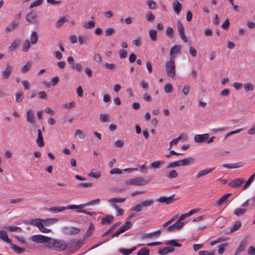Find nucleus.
Returning <instances> with one entry per match:
<instances>
[{
    "instance_id": "obj_1",
    "label": "nucleus",
    "mask_w": 255,
    "mask_h": 255,
    "mask_svg": "<svg viewBox=\"0 0 255 255\" xmlns=\"http://www.w3.org/2000/svg\"><path fill=\"white\" fill-rule=\"evenodd\" d=\"M68 245V244L64 241L54 240L50 238L47 246L49 248L54 249L57 251H62L66 250Z\"/></svg>"
},
{
    "instance_id": "obj_2",
    "label": "nucleus",
    "mask_w": 255,
    "mask_h": 255,
    "mask_svg": "<svg viewBox=\"0 0 255 255\" xmlns=\"http://www.w3.org/2000/svg\"><path fill=\"white\" fill-rule=\"evenodd\" d=\"M149 183V181L144 179L143 177H138L133 179H130L125 182L126 186L135 185V186H143Z\"/></svg>"
},
{
    "instance_id": "obj_3",
    "label": "nucleus",
    "mask_w": 255,
    "mask_h": 255,
    "mask_svg": "<svg viewBox=\"0 0 255 255\" xmlns=\"http://www.w3.org/2000/svg\"><path fill=\"white\" fill-rule=\"evenodd\" d=\"M165 69L168 76L173 78L175 75V65L173 59L166 62L165 64Z\"/></svg>"
},
{
    "instance_id": "obj_4",
    "label": "nucleus",
    "mask_w": 255,
    "mask_h": 255,
    "mask_svg": "<svg viewBox=\"0 0 255 255\" xmlns=\"http://www.w3.org/2000/svg\"><path fill=\"white\" fill-rule=\"evenodd\" d=\"M58 221L57 218H49L46 219H32L30 221L34 223H42L44 226H48L50 225L55 223Z\"/></svg>"
},
{
    "instance_id": "obj_5",
    "label": "nucleus",
    "mask_w": 255,
    "mask_h": 255,
    "mask_svg": "<svg viewBox=\"0 0 255 255\" xmlns=\"http://www.w3.org/2000/svg\"><path fill=\"white\" fill-rule=\"evenodd\" d=\"M250 238L249 237L244 238L240 243V245L236 250L234 255H239L244 251L248 244Z\"/></svg>"
},
{
    "instance_id": "obj_6",
    "label": "nucleus",
    "mask_w": 255,
    "mask_h": 255,
    "mask_svg": "<svg viewBox=\"0 0 255 255\" xmlns=\"http://www.w3.org/2000/svg\"><path fill=\"white\" fill-rule=\"evenodd\" d=\"M31 240L35 243H45L48 244L50 240V238L42 235H36L31 237Z\"/></svg>"
},
{
    "instance_id": "obj_7",
    "label": "nucleus",
    "mask_w": 255,
    "mask_h": 255,
    "mask_svg": "<svg viewBox=\"0 0 255 255\" xmlns=\"http://www.w3.org/2000/svg\"><path fill=\"white\" fill-rule=\"evenodd\" d=\"M209 134L204 133L202 134H196L194 136V140L196 143H201L203 142H207V140L208 139Z\"/></svg>"
},
{
    "instance_id": "obj_8",
    "label": "nucleus",
    "mask_w": 255,
    "mask_h": 255,
    "mask_svg": "<svg viewBox=\"0 0 255 255\" xmlns=\"http://www.w3.org/2000/svg\"><path fill=\"white\" fill-rule=\"evenodd\" d=\"M184 224V222H179V221L177 220L175 223L168 226L167 228V230L169 232H174L181 228Z\"/></svg>"
},
{
    "instance_id": "obj_9",
    "label": "nucleus",
    "mask_w": 255,
    "mask_h": 255,
    "mask_svg": "<svg viewBox=\"0 0 255 255\" xmlns=\"http://www.w3.org/2000/svg\"><path fill=\"white\" fill-rule=\"evenodd\" d=\"M175 200L174 198V195L167 197L164 196L160 197L159 198L157 199L156 201L161 203H165L166 204H169L173 203Z\"/></svg>"
},
{
    "instance_id": "obj_10",
    "label": "nucleus",
    "mask_w": 255,
    "mask_h": 255,
    "mask_svg": "<svg viewBox=\"0 0 255 255\" xmlns=\"http://www.w3.org/2000/svg\"><path fill=\"white\" fill-rule=\"evenodd\" d=\"M12 69L11 66L9 64H7L5 69L2 71L1 78L3 80L8 79L12 72Z\"/></svg>"
},
{
    "instance_id": "obj_11",
    "label": "nucleus",
    "mask_w": 255,
    "mask_h": 255,
    "mask_svg": "<svg viewBox=\"0 0 255 255\" xmlns=\"http://www.w3.org/2000/svg\"><path fill=\"white\" fill-rule=\"evenodd\" d=\"M245 182V181L242 178H236L230 181L229 185L233 188H238L240 187Z\"/></svg>"
},
{
    "instance_id": "obj_12",
    "label": "nucleus",
    "mask_w": 255,
    "mask_h": 255,
    "mask_svg": "<svg viewBox=\"0 0 255 255\" xmlns=\"http://www.w3.org/2000/svg\"><path fill=\"white\" fill-rule=\"evenodd\" d=\"M26 20L30 23H35L37 19V15L36 13L30 12L26 15Z\"/></svg>"
},
{
    "instance_id": "obj_13",
    "label": "nucleus",
    "mask_w": 255,
    "mask_h": 255,
    "mask_svg": "<svg viewBox=\"0 0 255 255\" xmlns=\"http://www.w3.org/2000/svg\"><path fill=\"white\" fill-rule=\"evenodd\" d=\"M215 167H214L211 168H205L204 169L200 170L196 174V178H200L203 176L207 175V174L211 173L214 170H215Z\"/></svg>"
},
{
    "instance_id": "obj_14",
    "label": "nucleus",
    "mask_w": 255,
    "mask_h": 255,
    "mask_svg": "<svg viewBox=\"0 0 255 255\" xmlns=\"http://www.w3.org/2000/svg\"><path fill=\"white\" fill-rule=\"evenodd\" d=\"M30 224L31 225L36 226L38 229L42 233H47L51 232V229H47L44 227V226L42 225V223H37L32 222L31 221L30 222Z\"/></svg>"
},
{
    "instance_id": "obj_15",
    "label": "nucleus",
    "mask_w": 255,
    "mask_h": 255,
    "mask_svg": "<svg viewBox=\"0 0 255 255\" xmlns=\"http://www.w3.org/2000/svg\"><path fill=\"white\" fill-rule=\"evenodd\" d=\"M26 120L31 124H34L35 122L34 114L32 110H29L26 112Z\"/></svg>"
},
{
    "instance_id": "obj_16",
    "label": "nucleus",
    "mask_w": 255,
    "mask_h": 255,
    "mask_svg": "<svg viewBox=\"0 0 255 255\" xmlns=\"http://www.w3.org/2000/svg\"><path fill=\"white\" fill-rule=\"evenodd\" d=\"M37 138L36 139V143L39 147H42L44 145V142L43 138V135L40 129H38Z\"/></svg>"
},
{
    "instance_id": "obj_17",
    "label": "nucleus",
    "mask_w": 255,
    "mask_h": 255,
    "mask_svg": "<svg viewBox=\"0 0 255 255\" xmlns=\"http://www.w3.org/2000/svg\"><path fill=\"white\" fill-rule=\"evenodd\" d=\"M0 239L8 244L11 243V240L8 238L7 232L5 231L0 230Z\"/></svg>"
},
{
    "instance_id": "obj_18",
    "label": "nucleus",
    "mask_w": 255,
    "mask_h": 255,
    "mask_svg": "<svg viewBox=\"0 0 255 255\" xmlns=\"http://www.w3.org/2000/svg\"><path fill=\"white\" fill-rule=\"evenodd\" d=\"M66 210V207L58 206L49 208L48 210L53 213H57Z\"/></svg>"
},
{
    "instance_id": "obj_19",
    "label": "nucleus",
    "mask_w": 255,
    "mask_h": 255,
    "mask_svg": "<svg viewBox=\"0 0 255 255\" xmlns=\"http://www.w3.org/2000/svg\"><path fill=\"white\" fill-rule=\"evenodd\" d=\"M232 195V193H227L223 196L220 199H219L216 205L220 206L223 204L225 202L227 201L228 198Z\"/></svg>"
},
{
    "instance_id": "obj_20",
    "label": "nucleus",
    "mask_w": 255,
    "mask_h": 255,
    "mask_svg": "<svg viewBox=\"0 0 255 255\" xmlns=\"http://www.w3.org/2000/svg\"><path fill=\"white\" fill-rule=\"evenodd\" d=\"M114 219V216L112 215H107L102 219L101 224L104 225L110 224L113 221Z\"/></svg>"
},
{
    "instance_id": "obj_21",
    "label": "nucleus",
    "mask_w": 255,
    "mask_h": 255,
    "mask_svg": "<svg viewBox=\"0 0 255 255\" xmlns=\"http://www.w3.org/2000/svg\"><path fill=\"white\" fill-rule=\"evenodd\" d=\"M175 250L174 248L172 247H167L158 251V253L160 255H166L169 253H172Z\"/></svg>"
},
{
    "instance_id": "obj_22",
    "label": "nucleus",
    "mask_w": 255,
    "mask_h": 255,
    "mask_svg": "<svg viewBox=\"0 0 255 255\" xmlns=\"http://www.w3.org/2000/svg\"><path fill=\"white\" fill-rule=\"evenodd\" d=\"M10 248L17 254H21L25 251V249L23 248L19 247L12 243L10 244Z\"/></svg>"
},
{
    "instance_id": "obj_23",
    "label": "nucleus",
    "mask_w": 255,
    "mask_h": 255,
    "mask_svg": "<svg viewBox=\"0 0 255 255\" xmlns=\"http://www.w3.org/2000/svg\"><path fill=\"white\" fill-rule=\"evenodd\" d=\"M18 23L15 22L14 21H12L10 22L9 25L6 27L5 28V32L6 33H9L10 32H11L17 27L18 26Z\"/></svg>"
},
{
    "instance_id": "obj_24",
    "label": "nucleus",
    "mask_w": 255,
    "mask_h": 255,
    "mask_svg": "<svg viewBox=\"0 0 255 255\" xmlns=\"http://www.w3.org/2000/svg\"><path fill=\"white\" fill-rule=\"evenodd\" d=\"M135 247H134L130 249L121 248L119 250V252L124 255H129L131 254L134 250H135Z\"/></svg>"
},
{
    "instance_id": "obj_25",
    "label": "nucleus",
    "mask_w": 255,
    "mask_h": 255,
    "mask_svg": "<svg viewBox=\"0 0 255 255\" xmlns=\"http://www.w3.org/2000/svg\"><path fill=\"white\" fill-rule=\"evenodd\" d=\"M193 158L189 157L180 160L181 166H187L191 164L194 162Z\"/></svg>"
},
{
    "instance_id": "obj_26",
    "label": "nucleus",
    "mask_w": 255,
    "mask_h": 255,
    "mask_svg": "<svg viewBox=\"0 0 255 255\" xmlns=\"http://www.w3.org/2000/svg\"><path fill=\"white\" fill-rule=\"evenodd\" d=\"M173 9L174 12L176 14H179V12L181 11V3L177 0H175L173 2Z\"/></svg>"
},
{
    "instance_id": "obj_27",
    "label": "nucleus",
    "mask_w": 255,
    "mask_h": 255,
    "mask_svg": "<svg viewBox=\"0 0 255 255\" xmlns=\"http://www.w3.org/2000/svg\"><path fill=\"white\" fill-rule=\"evenodd\" d=\"M20 43V40H15L10 45L9 47V51H13L15 50Z\"/></svg>"
},
{
    "instance_id": "obj_28",
    "label": "nucleus",
    "mask_w": 255,
    "mask_h": 255,
    "mask_svg": "<svg viewBox=\"0 0 255 255\" xmlns=\"http://www.w3.org/2000/svg\"><path fill=\"white\" fill-rule=\"evenodd\" d=\"M242 226V223L241 222H235L232 227L230 228V233H233L237 231Z\"/></svg>"
},
{
    "instance_id": "obj_29",
    "label": "nucleus",
    "mask_w": 255,
    "mask_h": 255,
    "mask_svg": "<svg viewBox=\"0 0 255 255\" xmlns=\"http://www.w3.org/2000/svg\"><path fill=\"white\" fill-rule=\"evenodd\" d=\"M164 163V161L162 160H158L152 162L150 164V167L152 168H159L161 165H163Z\"/></svg>"
},
{
    "instance_id": "obj_30",
    "label": "nucleus",
    "mask_w": 255,
    "mask_h": 255,
    "mask_svg": "<svg viewBox=\"0 0 255 255\" xmlns=\"http://www.w3.org/2000/svg\"><path fill=\"white\" fill-rule=\"evenodd\" d=\"M68 20L66 18L65 16H62L59 18L56 22V26L57 28L61 27L64 23L67 22Z\"/></svg>"
},
{
    "instance_id": "obj_31",
    "label": "nucleus",
    "mask_w": 255,
    "mask_h": 255,
    "mask_svg": "<svg viewBox=\"0 0 255 255\" xmlns=\"http://www.w3.org/2000/svg\"><path fill=\"white\" fill-rule=\"evenodd\" d=\"M38 41V34L35 31H32L30 36V42L32 44H35Z\"/></svg>"
},
{
    "instance_id": "obj_32",
    "label": "nucleus",
    "mask_w": 255,
    "mask_h": 255,
    "mask_svg": "<svg viewBox=\"0 0 255 255\" xmlns=\"http://www.w3.org/2000/svg\"><path fill=\"white\" fill-rule=\"evenodd\" d=\"M125 201L126 198H125L116 197L110 199L108 200V202L112 204H114L115 203H122Z\"/></svg>"
},
{
    "instance_id": "obj_33",
    "label": "nucleus",
    "mask_w": 255,
    "mask_h": 255,
    "mask_svg": "<svg viewBox=\"0 0 255 255\" xmlns=\"http://www.w3.org/2000/svg\"><path fill=\"white\" fill-rule=\"evenodd\" d=\"M83 26L86 29H92L95 26V23L93 21L84 22L83 23Z\"/></svg>"
},
{
    "instance_id": "obj_34",
    "label": "nucleus",
    "mask_w": 255,
    "mask_h": 255,
    "mask_svg": "<svg viewBox=\"0 0 255 255\" xmlns=\"http://www.w3.org/2000/svg\"><path fill=\"white\" fill-rule=\"evenodd\" d=\"M112 206L117 210V216H122L124 213V211L123 209H121L119 208V207L115 204H112Z\"/></svg>"
},
{
    "instance_id": "obj_35",
    "label": "nucleus",
    "mask_w": 255,
    "mask_h": 255,
    "mask_svg": "<svg viewBox=\"0 0 255 255\" xmlns=\"http://www.w3.org/2000/svg\"><path fill=\"white\" fill-rule=\"evenodd\" d=\"M166 244L167 245H170V247H172L173 248L174 247H180L182 246L181 244L177 243L175 240H169L166 243Z\"/></svg>"
},
{
    "instance_id": "obj_36",
    "label": "nucleus",
    "mask_w": 255,
    "mask_h": 255,
    "mask_svg": "<svg viewBox=\"0 0 255 255\" xmlns=\"http://www.w3.org/2000/svg\"><path fill=\"white\" fill-rule=\"evenodd\" d=\"M86 207L85 204H82L79 205H69L66 207V209H82Z\"/></svg>"
},
{
    "instance_id": "obj_37",
    "label": "nucleus",
    "mask_w": 255,
    "mask_h": 255,
    "mask_svg": "<svg viewBox=\"0 0 255 255\" xmlns=\"http://www.w3.org/2000/svg\"><path fill=\"white\" fill-rule=\"evenodd\" d=\"M154 203V201L152 199L146 200L141 201L140 203L142 207H147L152 205Z\"/></svg>"
},
{
    "instance_id": "obj_38",
    "label": "nucleus",
    "mask_w": 255,
    "mask_h": 255,
    "mask_svg": "<svg viewBox=\"0 0 255 255\" xmlns=\"http://www.w3.org/2000/svg\"><path fill=\"white\" fill-rule=\"evenodd\" d=\"M94 169H92L91 172L88 174V176L98 179L101 176V172L100 171L94 172Z\"/></svg>"
},
{
    "instance_id": "obj_39",
    "label": "nucleus",
    "mask_w": 255,
    "mask_h": 255,
    "mask_svg": "<svg viewBox=\"0 0 255 255\" xmlns=\"http://www.w3.org/2000/svg\"><path fill=\"white\" fill-rule=\"evenodd\" d=\"M146 3L150 9H154L156 8V3L153 0H148L146 1Z\"/></svg>"
},
{
    "instance_id": "obj_40",
    "label": "nucleus",
    "mask_w": 255,
    "mask_h": 255,
    "mask_svg": "<svg viewBox=\"0 0 255 255\" xmlns=\"http://www.w3.org/2000/svg\"><path fill=\"white\" fill-rule=\"evenodd\" d=\"M31 67V63L30 62H27L24 66L21 67V71L22 73H26L27 72Z\"/></svg>"
},
{
    "instance_id": "obj_41",
    "label": "nucleus",
    "mask_w": 255,
    "mask_h": 255,
    "mask_svg": "<svg viewBox=\"0 0 255 255\" xmlns=\"http://www.w3.org/2000/svg\"><path fill=\"white\" fill-rule=\"evenodd\" d=\"M247 211V209L242 208H237L234 211V214L238 217H240L243 215Z\"/></svg>"
},
{
    "instance_id": "obj_42",
    "label": "nucleus",
    "mask_w": 255,
    "mask_h": 255,
    "mask_svg": "<svg viewBox=\"0 0 255 255\" xmlns=\"http://www.w3.org/2000/svg\"><path fill=\"white\" fill-rule=\"evenodd\" d=\"M150 38L152 41H155L157 39V31L155 30L151 29L149 31Z\"/></svg>"
},
{
    "instance_id": "obj_43",
    "label": "nucleus",
    "mask_w": 255,
    "mask_h": 255,
    "mask_svg": "<svg viewBox=\"0 0 255 255\" xmlns=\"http://www.w3.org/2000/svg\"><path fill=\"white\" fill-rule=\"evenodd\" d=\"M181 166V162H180V160H178L176 161L169 163V164L168 165V166H167V168H174L176 167H179V166Z\"/></svg>"
},
{
    "instance_id": "obj_44",
    "label": "nucleus",
    "mask_w": 255,
    "mask_h": 255,
    "mask_svg": "<svg viewBox=\"0 0 255 255\" xmlns=\"http://www.w3.org/2000/svg\"><path fill=\"white\" fill-rule=\"evenodd\" d=\"M244 90L246 92L253 91L255 89L254 85L252 83L245 84L244 85Z\"/></svg>"
},
{
    "instance_id": "obj_45",
    "label": "nucleus",
    "mask_w": 255,
    "mask_h": 255,
    "mask_svg": "<svg viewBox=\"0 0 255 255\" xmlns=\"http://www.w3.org/2000/svg\"><path fill=\"white\" fill-rule=\"evenodd\" d=\"M178 173L175 170H172L169 172L167 175V177L169 179L176 178L178 176Z\"/></svg>"
},
{
    "instance_id": "obj_46",
    "label": "nucleus",
    "mask_w": 255,
    "mask_h": 255,
    "mask_svg": "<svg viewBox=\"0 0 255 255\" xmlns=\"http://www.w3.org/2000/svg\"><path fill=\"white\" fill-rule=\"evenodd\" d=\"M30 47V42L28 40H26L24 41L22 46V51L24 52H27Z\"/></svg>"
},
{
    "instance_id": "obj_47",
    "label": "nucleus",
    "mask_w": 255,
    "mask_h": 255,
    "mask_svg": "<svg viewBox=\"0 0 255 255\" xmlns=\"http://www.w3.org/2000/svg\"><path fill=\"white\" fill-rule=\"evenodd\" d=\"M125 231H126L125 229H124V228L123 227V226H122L118 230V231L115 233L113 234L112 235L111 237L112 238L117 237L119 236L120 234L125 232Z\"/></svg>"
},
{
    "instance_id": "obj_48",
    "label": "nucleus",
    "mask_w": 255,
    "mask_h": 255,
    "mask_svg": "<svg viewBox=\"0 0 255 255\" xmlns=\"http://www.w3.org/2000/svg\"><path fill=\"white\" fill-rule=\"evenodd\" d=\"M125 231H126L125 229H124V228L123 227V226H122L118 230V231L115 233L113 234L112 235L111 237L112 238L117 237L119 236L120 234L125 232Z\"/></svg>"
},
{
    "instance_id": "obj_49",
    "label": "nucleus",
    "mask_w": 255,
    "mask_h": 255,
    "mask_svg": "<svg viewBox=\"0 0 255 255\" xmlns=\"http://www.w3.org/2000/svg\"><path fill=\"white\" fill-rule=\"evenodd\" d=\"M125 231H126L125 229H124V228L123 227V226H122L118 230V231L115 233L113 234L112 235L111 237L112 238L117 237L119 236L120 234L125 232Z\"/></svg>"
},
{
    "instance_id": "obj_50",
    "label": "nucleus",
    "mask_w": 255,
    "mask_h": 255,
    "mask_svg": "<svg viewBox=\"0 0 255 255\" xmlns=\"http://www.w3.org/2000/svg\"><path fill=\"white\" fill-rule=\"evenodd\" d=\"M125 231H126L125 229H124V228L123 227V226H122L118 230V231L115 233L113 234L112 235L111 237L112 238L117 237L119 236L120 234L125 232Z\"/></svg>"
},
{
    "instance_id": "obj_51",
    "label": "nucleus",
    "mask_w": 255,
    "mask_h": 255,
    "mask_svg": "<svg viewBox=\"0 0 255 255\" xmlns=\"http://www.w3.org/2000/svg\"><path fill=\"white\" fill-rule=\"evenodd\" d=\"M10 232H20L21 229L20 227L16 226H9L5 228Z\"/></svg>"
},
{
    "instance_id": "obj_52",
    "label": "nucleus",
    "mask_w": 255,
    "mask_h": 255,
    "mask_svg": "<svg viewBox=\"0 0 255 255\" xmlns=\"http://www.w3.org/2000/svg\"><path fill=\"white\" fill-rule=\"evenodd\" d=\"M255 178V173H254L248 180V181L246 182V184L244 187V189H246L251 184L252 181Z\"/></svg>"
},
{
    "instance_id": "obj_53",
    "label": "nucleus",
    "mask_w": 255,
    "mask_h": 255,
    "mask_svg": "<svg viewBox=\"0 0 255 255\" xmlns=\"http://www.w3.org/2000/svg\"><path fill=\"white\" fill-rule=\"evenodd\" d=\"M23 94L21 91H19L16 94L15 101L17 103H20L23 100Z\"/></svg>"
},
{
    "instance_id": "obj_54",
    "label": "nucleus",
    "mask_w": 255,
    "mask_h": 255,
    "mask_svg": "<svg viewBox=\"0 0 255 255\" xmlns=\"http://www.w3.org/2000/svg\"><path fill=\"white\" fill-rule=\"evenodd\" d=\"M75 106H76V103L74 101L70 102L69 103H68V104H64L63 105V107L64 109H73L75 107Z\"/></svg>"
},
{
    "instance_id": "obj_55",
    "label": "nucleus",
    "mask_w": 255,
    "mask_h": 255,
    "mask_svg": "<svg viewBox=\"0 0 255 255\" xmlns=\"http://www.w3.org/2000/svg\"><path fill=\"white\" fill-rule=\"evenodd\" d=\"M43 0H35L34 1H33L30 4L29 8H33L35 7H37L38 6L40 5L42 3Z\"/></svg>"
},
{
    "instance_id": "obj_56",
    "label": "nucleus",
    "mask_w": 255,
    "mask_h": 255,
    "mask_svg": "<svg viewBox=\"0 0 255 255\" xmlns=\"http://www.w3.org/2000/svg\"><path fill=\"white\" fill-rule=\"evenodd\" d=\"M145 18L147 21L150 22L153 21L155 19V16L152 14L151 11H149L148 12H147L145 15Z\"/></svg>"
},
{
    "instance_id": "obj_57",
    "label": "nucleus",
    "mask_w": 255,
    "mask_h": 255,
    "mask_svg": "<svg viewBox=\"0 0 255 255\" xmlns=\"http://www.w3.org/2000/svg\"><path fill=\"white\" fill-rule=\"evenodd\" d=\"M75 135L78 136L80 139H84L86 135L80 129H77L75 132Z\"/></svg>"
},
{
    "instance_id": "obj_58",
    "label": "nucleus",
    "mask_w": 255,
    "mask_h": 255,
    "mask_svg": "<svg viewBox=\"0 0 255 255\" xmlns=\"http://www.w3.org/2000/svg\"><path fill=\"white\" fill-rule=\"evenodd\" d=\"M137 255H149V250L146 248L141 249L138 252Z\"/></svg>"
},
{
    "instance_id": "obj_59",
    "label": "nucleus",
    "mask_w": 255,
    "mask_h": 255,
    "mask_svg": "<svg viewBox=\"0 0 255 255\" xmlns=\"http://www.w3.org/2000/svg\"><path fill=\"white\" fill-rule=\"evenodd\" d=\"M88 40V37L87 36H79L78 37V40L79 43L81 44H86L87 42V41Z\"/></svg>"
},
{
    "instance_id": "obj_60",
    "label": "nucleus",
    "mask_w": 255,
    "mask_h": 255,
    "mask_svg": "<svg viewBox=\"0 0 255 255\" xmlns=\"http://www.w3.org/2000/svg\"><path fill=\"white\" fill-rule=\"evenodd\" d=\"M177 28H178L179 34H181L185 33L184 27H183L182 23H181V22L179 20L177 22Z\"/></svg>"
},
{
    "instance_id": "obj_61",
    "label": "nucleus",
    "mask_w": 255,
    "mask_h": 255,
    "mask_svg": "<svg viewBox=\"0 0 255 255\" xmlns=\"http://www.w3.org/2000/svg\"><path fill=\"white\" fill-rule=\"evenodd\" d=\"M105 32L106 35L108 37H109L115 33V29L113 27L108 28L107 29H106Z\"/></svg>"
},
{
    "instance_id": "obj_62",
    "label": "nucleus",
    "mask_w": 255,
    "mask_h": 255,
    "mask_svg": "<svg viewBox=\"0 0 255 255\" xmlns=\"http://www.w3.org/2000/svg\"><path fill=\"white\" fill-rule=\"evenodd\" d=\"M93 59L98 64H100L102 61L101 56L97 53L94 54Z\"/></svg>"
},
{
    "instance_id": "obj_63",
    "label": "nucleus",
    "mask_w": 255,
    "mask_h": 255,
    "mask_svg": "<svg viewBox=\"0 0 255 255\" xmlns=\"http://www.w3.org/2000/svg\"><path fill=\"white\" fill-rule=\"evenodd\" d=\"M249 255H255V247L253 246H250L247 251Z\"/></svg>"
},
{
    "instance_id": "obj_64",
    "label": "nucleus",
    "mask_w": 255,
    "mask_h": 255,
    "mask_svg": "<svg viewBox=\"0 0 255 255\" xmlns=\"http://www.w3.org/2000/svg\"><path fill=\"white\" fill-rule=\"evenodd\" d=\"M199 255H215V252H208L206 251H201L199 252Z\"/></svg>"
}]
</instances>
